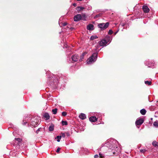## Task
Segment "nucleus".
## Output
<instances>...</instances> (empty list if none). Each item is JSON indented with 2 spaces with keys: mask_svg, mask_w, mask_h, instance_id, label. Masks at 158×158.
<instances>
[{
  "mask_svg": "<svg viewBox=\"0 0 158 158\" xmlns=\"http://www.w3.org/2000/svg\"><path fill=\"white\" fill-rule=\"evenodd\" d=\"M41 129V128H38V129L36 131V133L38 134V133L39 131H40V130Z\"/></svg>",
  "mask_w": 158,
  "mask_h": 158,
  "instance_id": "72a5a7b5",
  "label": "nucleus"
},
{
  "mask_svg": "<svg viewBox=\"0 0 158 158\" xmlns=\"http://www.w3.org/2000/svg\"><path fill=\"white\" fill-rule=\"evenodd\" d=\"M98 157V155H94V157L95 158H97Z\"/></svg>",
  "mask_w": 158,
  "mask_h": 158,
  "instance_id": "4c0bfd02",
  "label": "nucleus"
},
{
  "mask_svg": "<svg viewBox=\"0 0 158 158\" xmlns=\"http://www.w3.org/2000/svg\"><path fill=\"white\" fill-rule=\"evenodd\" d=\"M97 57L98 53H94L87 60V63L89 64L92 63L93 62H95L96 60Z\"/></svg>",
  "mask_w": 158,
  "mask_h": 158,
  "instance_id": "f03ea898",
  "label": "nucleus"
},
{
  "mask_svg": "<svg viewBox=\"0 0 158 158\" xmlns=\"http://www.w3.org/2000/svg\"><path fill=\"white\" fill-rule=\"evenodd\" d=\"M107 44V42L104 39L102 40L101 41L99 42V45L101 46H103L106 45Z\"/></svg>",
  "mask_w": 158,
  "mask_h": 158,
  "instance_id": "0eeeda50",
  "label": "nucleus"
},
{
  "mask_svg": "<svg viewBox=\"0 0 158 158\" xmlns=\"http://www.w3.org/2000/svg\"><path fill=\"white\" fill-rule=\"evenodd\" d=\"M44 117L46 118V120H48L50 119V116L47 113H45L44 115Z\"/></svg>",
  "mask_w": 158,
  "mask_h": 158,
  "instance_id": "f8f14e48",
  "label": "nucleus"
},
{
  "mask_svg": "<svg viewBox=\"0 0 158 158\" xmlns=\"http://www.w3.org/2000/svg\"><path fill=\"white\" fill-rule=\"evenodd\" d=\"M152 144L155 147H158V143L156 141H154L152 143Z\"/></svg>",
  "mask_w": 158,
  "mask_h": 158,
  "instance_id": "f3484780",
  "label": "nucleus"
},
{
  "mask_svg": "<svg viewBox=\"0 0 158 158\" xmlns=\"http://www.w3.org/2000/svg\"><path fill=\"white\" fill-rule=\"evenodd\" d=\"M146 112V111L144 109H142L140 110V113L142 115H145V114Z\"/></svg>",
  "mask_w": 158,
  "mask_h": 158,
  "instance_id": "2eb2a0df",
  "label": "nucleus"
},
{
  "mask_svg": "<svg viewBox=\"0 0 158 158\" xmlns=\"http://www.w3.org/2000/svg\"><path fill=\"white\" fill-rule=\"evenodd\" d=\"M67 24V23H63V25L64 26H65Z\"/></svg>",
  "mask_w": 158,
  "mask_h": 158,
  "instance_id": "58836bf2",
  "label": "nucleus"
},
{
  "mask_svg": "<svg viewBox=\"0 0 158 158\" xmlns=\"http://www.w3.org/2000/svg\"><path fill=\"white\" fill-rule=\"evenodd\" d=\"M60 148H58L57 149V150H56V152L57 153H58V152H59L60 150Z\"/></svg>",
  "mask_w": 158,
  "mask_h": 158,
  "instance_id": "473e14b6",
  "label": "nucleus"
},
{
  "mask_svg": "<svg viewBox=\"0 0 158 158\" xmlns=\"http://www.w3.org/2000/svg\"><path fill=\"white\" fill-rule=\"evenodd\" d=\"M40 120L38 117L32 116L30 119V125L35 127H36L39 124Z\"/></svg>",
  "mask_w": 158,
  "mask_h": 158,
  "instance_id": "f257e3e1",
  "label": "nucleus"
},
{
  "mask_svg": "<svg viewBox=\"0 0 158 158\" xmlns=\"http://www.w3.org/2000/svg\"><path fill=\"white\" fill-rule=\"evenodd\" d=\"M79 117L82 119H84L86 118L85 114L83 113H81L79 115Z\"/></svg>",
  "mask_w": 158,
  "mask_h": 158,
  "instance_id": "ddd939ff",
  "label": "nucleus"
},
{
  "mask_svg": "<svg viewBox=\"0 0 158 158\" xmlns=\"http://www.w3.org/2000/svg\"><path fill=\"white\" fill-rule=\"evenodd\" d=\"M78 58V56L77 54L73 56L72 57L73 61L75 62H76Z\"/></svg>",
  "mask_w": 158,
  "mask_h": 158,
  "instance_id": "6e6552de",
  "label": "nucleus"
},
{
  "mask_svg": "<svg viewBox=\"0 0 158 158\" xmlns=\"http://www.w3.org/2000/svg\"><path fill=\"white\" fill-rule=\"evenodd\" d=\"M98 37L96 35L92 36L91 37L90 39L91 40H93L94 39L98 38Z\"/></svg>",
  "mask_w": 158,
  "mask_h": 158,
  "instance_id": "412c9836",
  "label": "nucleus"
},
{
  "mask_svg": "<svg viewBox=\"0 0 158 158\" xmlns=\"http://www.w3.org/2000/svg\"><path fill=\"white\" fill-rule=\"evenodd\" d=\"M144 82L145 84L148 85H151L152 84V82L151 81H145Z\"/></svg>",
  "mask_w": 158,
  "mask_h": 158,
  "instance_id": "a211bd4d",
  "label": "nucleus"
},
{
  "mask_svg": "<svg viewBox=\"0 0 158 158\" xmlns=\"http://www.w3.org/2000/svg\"><path fill=\"white\" fill-rule=\"evenodd\" d=\"M153 125L156 127H158V121H155L153 123Z\"/></svg>",
  "mask_w": 158,
  "mask_h": 158,
  "instance_id": "6ab92c4d",
  "label": "nucleus"
},
{
  "mask_svg": "<svg viewBox=\"0 0 158 158\" xmlns=\"http://www.w3.org/2000/svg\"><path fill=\"white\" fill-rule=\"evenodd\" d=\"M146 150L145 149H141L140 150V152L142 153H144L145 152Z\"/></svg>",
  "mask_w": 158,
  "mask_h": 158,
  "instance_id": "7c9ffc66",
  "label": "nucleus"
},
{
  "mask_svg": "<svg viewBox=\"0 0 158 158\" xmlns=\"http://www.w3.org/2000/svg\"><path fill=\"white\" fill-rule=\"evenodd\" d=\"M60 135H60V136H61V137H62L64 138L65 137V135L64 133H61Z\"/></svg>",
  "mask_w": 158,
  "mask_h": 158,
  "instance_id": "c85d7f7f",
  "label": "nucleus"
},
{
  "mask_svg": "<svg viewBox=\"0 0 158 158\" xmlns=\"http://www.w3.org/2000/svg\"><path fill=\"white\" fill-rule=\"evenodd\" d=\"M57 109L56 108L52 109V111L54 114H56L57 112Z\"/></svg>",
  "mask_w": 158,
  "mask_h": 158,
  "instance_id": "aec40b11",
  "label": "nucleus"
},
{
  "mask_svg": "<svg viewBox=\"0 0 158 158\" xmlns=\"http://www.w3.org/2000/svg\"><path fill=\"white\" fill-rule=\"evenodd\" d=\"M24 121L23 120V124L24 125H25V124L26 123H27V122L26 121H25V122H24Z\"/></svg>",
  "mask_w": 158,
  "mask_h": 158,
  "instance_id": "e433bc0d",
  "label": "nucleus"
},
{
  "mask_svg": "<svg viewBox=\"0 0 158 158\" xmlns=\"http://www.w3.org/2000/svg\"><path fill=\"white\" fill-rule=\"evenodd\" d=\"M65 134L67 135L68 136H69L70 135V134L69 132H65Z\"/></svg>",
  "mask_w": 158,
  "mask_h": 158,
  "instance_id": "f704fd0d",
  "label": "nucleus"
},
{
  "mask_svg": "<svg viewBox=\"0 0 158 158\" xmlns=\"http://www.w3.org/2000/svg\"><path fill=\"white\" fill-rule=\"evenodd\" d=\"M36 155H37V154H36H36H35V156H36Z\"/></svg>",
  "mask_w": 158,
  "mask_h": 158,
  "instance_id": "79ce46f5",
  "label": "nucleus"
},
{
  "mask_svg": "<svg viewBox=\"0 0 158 158\" xmlns=\"http://www.w3.org/2000/svg\"><path fill=\"white\" fill-rule=\"evenodd\" d=\"M144 122V120L143 118H139L137 119L135 122V124L136 125H140Z\"/></svg>",
  "mask_w": 158,
  "mask_h": 158,
  "instance_id": "39448f33",
  "label": "nucleus"
},
{
  "mask_svg": "<svg viewBox=\"0 0 158 158\" xmlns=\"http://www.w3.org/2000/svg\"><path fill=\"white\" fill-rule=\"evenodd\" d=\"M15 139L19 142H21L22 141V139L19 138H15Z\"/></svg>",
  "mask_w": 158,
  "mask_h": 158,
  "instance_id": "b1692460",
  "label": "nucleus"
},
{
  "mask_svg": "<svg viewBox=\"0 0 158 158\" xmlns=\"http://www.w3.org/2000/svg\"><path fill=\"white\" fill-rule=\"evenodd\" d=\"M89 121L92 122H95L97 121V118L95 116H92L89 118Z\"/></svg>",
  "mask_w": 158,
  "mask_h": 158,
  "instance_id": "1a4fd4ad",
  "label": "nucleus"
},
{
  "mask_svg": "<svg viewBox=\"0 0 158 158\" xmlns=\"http://www.w3.org/2000/svg\"><path fill=\"white\" fill-rule=\"evenodd\" d=\"M151 119L152 120V118H151Z\"/></svg>",
  "mask_w": 158,
  "mask_h": 158,
  "instance_id": "c03bdc74",
  "label": "nucleus"
},
{
  "mask_svg": "<svg viewBox=\"0 0 158 158\" xmlns=\"http://www.w3.org/2000/svg\"><path fill=\"white\" fill-rule=\"evenodd\" d=\"M61 123L63 125H67L68 124V123L67 121H62Z\"/></svg>",
  "mask_w": 158,
  "mask_h": 158,
  "instance_id": "5701e85b",
  "label": "nucleus"
},
{
  "mask_svg": "<svg viewBox=\"0 0 158 158\" xmlns=\"http://www.w3.org/2000/svg\"><path fill=\"white\" fill-rule=\"evenodd\" d=\"M101 15H102V14H100L97 15L95 16L94 18L95 19L97 18L100 17L101 16Z\"/></svg>",
  "mask_w": 158,
  "mask_h": 158,
  "instance_id": "393cba45",
  "label": "nucleus"
},
{
  "mask_svg": "<svg viewBox=\"0 0 158 158\" xmlns=\"http://www.w3.org/2000/svg\"><path fill=\"white\" fill-rule=\"evenodd\" d=\"M142 9L144 13H148L150 10L148 6L145 5L143 6Z\"/></svg>",
  "mask_w": 158,
  "mask_h": 158,
  "instance_id": "423d86ee",
  "label": "nucleus"
},
{
  "mask_svg": "<svg viewBox=\"0 0 158 158\" xmlns=\"http://www.w3.org/2000/svg\"><path fill=\"white\" fill-rule=\"evenodd\" d=\"M82 19V16L80 14H77L74 16V20L75 21H79Z\"/></svg>",
  "mask_w": 158,
  "mask_h": 158,
  "instance_id": "20e7f679",
  "label": "nucleus"
},
{
  "mask_svg": "<svg viewBox=\"0 0 158 158\" xmlns=\"http://www.w3.org/2000/svg\"><path fill=\"white\" fill-rule=\"evenodd\" d=\"M87 52H84L82 53V55H83V56H84L87 54Z\"/></svg>",
  "mask_w": 158,
  "mask_h": 158,
  "instance_id": "c9c22d12",
  "label": "nucleus"
},
{
  "mask_svg": "<svg viewBox=\"0 0 158 158\" xmlns=\"http://www.w3.org/2000/svg\"><path fill=\"white\" fill-rule=\"evenodd\" d=\"M87 29L89 30H94V25L91 24H89L87 26Z\"/></svg>",
  "mask_w": 158,
  "mask_h": 158,
  "instance_id": "9d476101",
  "label": "nucleus"
},
{
  "mask_svg": "<svg viewBox=\"0 0 158 158\" xmlns=\"http://www.w3.org/2000/svg\"><path fill=\"white\" fill-rule=\"evenodd\" d=\"M73 5L74 6H76V3H73Z\"/></svg>",
  "mask_w": 158,
  "mask_h": 158,
  "instance_id": "a19ab883",
  "label": "nucleus"
},
{
  "mask_svg": "<svg viewBox=\"0 0 158 158\" xmlns=\"http://www.w3.org/2000/svg\"><path fill=\"white\" fill-rule=\"evenodd\" d=\"M83 59H84V56H83V55H81L80 56V58L79 60V61H81Z\"/></svg>",
  "mask_w": 158,
  "mask_h": 158,
  "instance_id": "bb28decb",
  "label": "nucleus"
},
{
  "mask_svg": "<svg viewBox=\"0 0 158 158\" xmlns=\"http://www.w3.org/2000/svg\"><path fill=\"white\" fill-rule=\"evenodd\" d=\"M113 31L112 30H110L108 32V34L109 35H111L112 34Z\"/></svg>",
  "mask_w": 158,
  "mask_h": 158,
  "instance_id": "cd10ccee",
  "label": "nucleus"
},
{
  "mask_svg": "<svg viewBox=\"0 0 158 158\" xmlns=\"http://www.w3.org/2000/svg\"><path fill=\"white\" fill-rule=\"evenodd\" d=\"M99 156H100V157L101 158H102L103 157L102 156V154L100 153H99Z\"/></svg>",
  "mask_w": 158,
  "mask_h": 158,
  "instance_id": "ea45409f",
  "label": "nucleus"
},
{
  "mask_svg": "<svg viewBox=\"0 0 158 158\" xmlns=\"http://www.w3.org/2000/svg\"><path fill=\"white\" fill-rule=\"evenodd\" d=\"M84 9V8L82 6H78L77 7V11H81Z\"/></svg>",
  "mask_w": 158,
  "mask_h": 158,
  "instance_id": "dca6fc26",
  "label": "nucleus"
},
{
  "mask_svg": "<svg viewBox=\"0 0 158 158\" xmlns=\"http://www.w3.org/2000/svg\"><path fill=\"white\" fill-rule=\"evenodd\" d=\"M61 138V136L58 135L55 138V139H57V141L58 142H60V139Z\"/></svg>",
  "mask_w": 158,
  "mask_h": 158,
  "instance_id": "4be33fe9",
  "label": "nucleus"
},
{
  "mask_svg": "<svg viewBox=\"0 0 158 158\" xmlns=\"http://www.w3.org/2000/svg\"><path fill=\"white\" fill-rule=\"evenodd\" d=\"M109 23L107 22L106 23H100L98 25V27L101 29L102 30H104L107 28L109 25Z\"/></svg>",
  "mask_w": 158,
  "mask_h": 158,
  "instance_id": "7ed1b4c3",
  "label": "nucleus"
},
{
  "mask_svg": "<svg viewBox=\"0 0 158 158\" xmlns=\"http://www.w3.org/2000/svg\"><path fill=\"white\" fill-rule=\"evenodd\" d=\"M54 125L53 124H52L50 126H49V131H53L54 130Z\"/></svg>",
  "mask_w": 158,
  "mask_h": 158,
  "instance_id": "4468645a",
  "label": "nucleus"
},
{
  "mask_svg": "<svg viewBox=\"0 0 158 158\" xmlns=\"http://www.w3.org/2000/svg\"><path fill=\"white\" fill-rule=\"evenodd\" d=\"M117 32H116L115 34H116Z\"/></svg>",
  "mask_w": 158,
  "mask_h": 158,
  "instance_id": "37998d69",
  "label": "nucleus"
},
{
  "mask_svg": "<svg viewBox=\"0 0 158 158\" xmlns=\"http://www.w3.org/2000/svg\"><path fill=\"white\" fill-rule=\"evenodd\" d=\"M154 63L150 61H148L146 63V64L148 65V67H152V66H154Z\"/></svg>",
  "mask_w": 158,
  "mask_h": 158,
  "instance_id": "9b49d317",
  "label": "nucleus"
},
{
  "mask_svg": "<svg viewBox=\"0 0 158 158\" xmlns=\"http://www.w3.org/2000/svg\"><path fill=\"white\" fill-rule=\"evenodd\" d=\"M126 23H121L120 24V25L122 27H123L125 25Z\"/></svg>",
  "mask_w": 158,
  "mask_h": 158,
  "instance_id": "c756f323",
  "label": "nucleus"
},
{
  "mask_svg": "<svg viewBox=\"0 0 158 158\" xmlns=\"http://www.w3.org/2000/svg\"><path fill=\"white\" fill-rule=\"evenodd\" d=\"M67 114V113L66 112H63L62 113V116H65Z\"/></svg>",
  "mask_w": 158,
  "mask_h": 158,
  "instance_id": "a878e982",
  "label": "nucleus"
},
{
  "mask_svg": "<svg viewBox=\"0 0 158 158\" xmlns=\"http://www.w3.org/2000/svg\"><path fill=\"white\" fill-rule=\"evenodd\" d=\"M82 16V19L83 20H84V19H83L82 18L83 17L84 18H86V16H85V14H83L82 15H81Z\"/></svg>",
  "mask_w": 158,
  "mask_h": 158,
  "instance_id": "2f4dec72",
  "label": "nucleus"
}]
</instances>
